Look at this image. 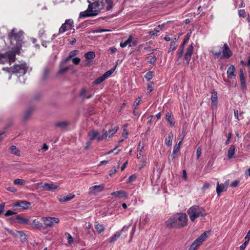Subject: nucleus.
Returning <instances> with one entry per match:
<instances>
[{"instance_id":"f257e3e1","label":"nucleus","mask_w":250,"mask_h":250,"mask_svg":"<svg viewBox=\"0 0 250 250\" xmlns=\"http://www.w3.org/2000/svg\"><path fill=\"white\" fill-rule=\"evenodd\" d=\"M88 5L87 9L80 13V18L97 16L104 6V0H87Z\"/></svg>"},{"instance_id":"f03ea898","label":"nucleus","mask_w":250,"mask_h":250,"mask_svg":"<svg viewBox=\"0 0 250 250\" xmlns=\"http://www.w3.org/2000/svg\"><path fill=\"white\" fill-rule=\"evenodd\" d=\"M188 216L185 213L180 212L170 216L165 222L166 226L169 229H180L188 225Z\"/></svg>"},{"instance_id":"7ed1b4c3","label":"nucleus","mask_w":250,"mask_h":250,"mask_svg":"<svg viewBox=\"0 0 250 250\" xmlns=\"http://www.w3.org/2000/svg\"><path fill=\"white\" fill-rule=\"evenodd\" d=\"M23 32L21 31L17 32V29L13 28L10 33L8 34V38L11 42L12 43L15 42L16 47L13 48L14 50L16 51L17 53H20V51L21 48L23 43Z\"/></svg>"},{"instance_id":"20e7f679","label":"nucleus","mask_w":250,"mask_h":250,"mask_svg":"<svg viewBox=\"0 0 250 250\" xmlns=\"http://www.w3.org/2000/svg\"><path fill=\"white\" fill-rule=\"evenodd\" d=\"M187 213L189 216L190 221L193 222L197 218L205 217L207 215V213L205 209L198 205H194L190 207L187 211Z\"/></svg>"},{"instance_id":"39448f33","label":"nucleus","mask_w":250,"mask_h":250,"mask_svg":"<svg viewBox=\"0 0 250 250\" xmlns=\"http://www.w3.org/2000/svg\"><path fill=\"white\" fill-rule=\"evenodd\" d=\"M27 66L25 63L16 64L10 67H3L2 70L8 73L15 74L18 77L24 75L27 71Z\"/></svg>"},{"instance_id":"423d86ee","label":"nucleus","mask_w":250,"mask_h":250,"mask_svg":"<svg viewBox=\"0 0 250 250\" xmlns=\"http://www.w3.org/2000/svg\"><path fill=\"white\" fill-rule=\"evenodd\" d=\"M210 53L216 58H219L221 56V58L224 59H229L232 55V51L230 49L227 43H225L222 47V52H216L215 51H211Z\"/></svg>"},{"instance_id":"0eeeda50","label":"nucleus","mask_w":250,"mask_h":250,"mask_svg":"<svg viewBox=\"0 0 250 250\" xmlns=\"http://www.w3.org/2000/svg\"><path fill=\"white\" fill-rule=\"evenodd\" d=\"M16 53L15 50H11L6 52L3 54H0V63H8L10 65L15 61Z\"/></svg>"},{"instance_id":"6e6552de","label":"nucleus","mask_w":250,"mask_h":250,"mask_svg":"<svg viewBox=\"0 0 250 250\" xmlns=\"http://www.w3.org/2000/svg\"><path fill=\"white\" fill-rule=\"evenodd\" d=\"M118 129L119 127L115 126L112 129H109L108 133L105 129H103L102 130V135H99L97 137V141L99 142L102 140H106L109 138L117 132Z\"/></svg>"},{"instance_id":"1a4fd4ad","label":"nucleus","mask_w":250,"mask_h":250,"mask_svg":"<svg viewBox=\"0 0 250 250\" xmlns=\"http://www.w3.org/2000/svg\"><path fill=\"white\" fill-rule=\"evenodd\" d=\"M208 233H209V231H206L201 234L197 239H196L192 245L190 246L188 250H196V249L200 245L202 242L206 239Z\"/></svg>"},{"instance_id":"9d476101","label":"nucleus","mask_w":250,"mask_h":250,"mask_svg":"<svg viewBox=\"0 0 250 250\" xmlns=\"http://www.w3.org/2000/svg\"><path fill=\"white\" fill-rule=\"evenodd\" d=\"M74 27V22L72 19H67L65 21L64 23L59 29V33H63L66 31L71 30Z\"/></svg>"},{"instance_id":"9b49d317","label":"nucleus","mask_w":250,"mask_h":250,"mask_svg":"<svg viewBox=\"0 0 250 250\" xmlns=\"http://www.w3.org/2000/svg\"><path fill=\"white\" fill-rule=\"evenodd\" d=\"M42 220L46 228L51 227L55 223H58L59 222V218L55 217H45L43 218Z\"/></svg>"},{"instance_id":"f8f14e48","label":"nucleus","mask_w":250,"mask_h":250,"mask_svg":"<svg viewBox=\"0 0 250 250\" xmlns=\"http://www.w3.org/2000/svg\"><path fill=\"white\" fill-rule=\"evenodd\" d=\"M193 52V43H192L188 47L186 52L184 55V59L187 61V64H188L191 60V56Z\"/></svg>"},{"instance_id":"ddd939ff","label":"nucleus","mask_w":250,"mask_h":250,"mask_svg":"<svg viewBox=\"0 0 250 250\" xmlns=\"http://www.w3.org/2000/svg\"><path fill=\"white\" fill-rule=\"evenodd\" d=\"M111 195L119 198H127L128 197V194L125 191L122 190L113 192L111 193Z\"/></svg>"},{"instance_id":"4468645a","label":"nucleus","mask_w":250,"mask_h":250,"mask_svg":"<svg viewBox=\"0 0 250 250\" xmlns=\"http://www.w3.org/2000/svg\"><path fill=\"white\" fill-rule=\"evenodd\" d=\"M31 203L26 201H20L16 202L14 206L19 207L23 209H27L29 208Z\"/></svg>"},{"instance_id":"2eb2a0df","label":"nucleus","mask_w":250,"mask_h":250,"mask_svg":"<svg viewBox=\"0 0 250 250\" xmlns=\"http://www.w3.org/2000/svg\"><path fill=\"white\" fill-rule=\"evenodd\" d=\"M228 186V183L227 182L225 183V184H219V183H218L216 188V192L217 194L219 195L221 192L226 191L227 189Z\"/></svg>"},{"instance_id":"dca6fc26","label":"nucleus","mask_w":250,"mask_h":250,"mask_svg":"<svg viewBox=\"0 0 250 250\" xmlns=\"http://www.w3.org/2000/svg\"><path fill=\"white\" fill-rule=\"evenodd\" d=\"M75 197V195L73 194H69L67 196L60 195L58 197V198L61 202H65L71 200Z\"/></svg>"},{"instance_id":"f3484780","label":"nucleus","mask_w":250,"mask_h":250,"mask_svg":"<svg viewBox=\"0 0 250 250\" xmlns=\"http://www.w3.org/2000/svg\"><path fill=\"white\" fill-rule=\"evenodd\" d=\"M59 186L52 184L45 183L42 186L43 189L47 191H51L56 189L58 188Z\"/></svg>"},{"instance_id":"a211bd4d","label":"nucleus","mask_w":250,"mask_h":250,"mask_svg":"<svg viewBox=\"0 0 250 250\" xmlns=\"http://www.w3.org/2000/svg\"><path fill=\"white\" fill-rule=\"evenodd\" d=\"M15 220L17 222L21 224L28 225L29 224L30 221L28 219L23 218L20 215H17Z\"/></svg>"},{"instance_id":"6ab92c4d","label":"nucleus","mask_w":250,"mask_h":250,"mask_svg":"<svg viewBox=\"0 0 250 250\" xmlns=\"http://www.w3.org/2000/svg\"><path fill=\"white\" fill-rule=\"evenodd\" d=\"M180 146H181V144H179V143L175 145V146H174L173 149L172 154L171 156V158L169 157L168 159V160L169 162L170 161H171V160H172L175 158L176 154L177 152H178L179 151V150L180 149Z\"/></svg>"},{"instance_id":"aec40b11","label":"nucleus","mask_w":250,"mask_h":250,"mask_svg":"<svg viewBox=\"0 0 250 250\" xmlns=\"http://www.w3.org/2000/svg\"><path fill=\"white\" fill-rule=\"evenodd\" d=\"M69 125V123L67 121H61L55 123V125L56 127L61 129H64Z\"/></svg>"},{"instance_id":"412c9836","label":"nucleus","mask_w":250,"mask_h":250,"mask_svg":"<svg viewBox=\"0 0 250 250\" xmlns=\"http://www.w3.org/2000/svg\"><path fill=\"white\" fill-rule=\"evenodd\" d=\"M240 79L241 82V85L243 89H246V83L245 81V78L244 75L243 71L242 69L240 70Z\"/></svg>"},{"instance_id":"4be33fe9","label":"nucleus","mask_w":250,"mask_h":250,"mask_svg":"<svg viewBox=\"0 0 250 250\" xmlns=\"http://www.w3.org/2000/svg\"><path fill=\"white\" fill-rule=\"evenodd\" d=\"M235 69L233 65H230L229 66L227 72L228 77L229 78L232 79L233 77L235 76Z\"/></svg>"},{"instance_id":"5701e85b","label":"nucleus","mask_w":250,"mask_h":250,"mask_svg":"<svg viewBox=\"0 0 250 250\" xmlns=\"http://www.w3.org/2000/svg\"><path fill=\"white\" fill-rule=\"evenodd\" d=\"M211 106L212 107L216 106L218 102L217 93L216 92L212 93L211 97Z\"/></svg>"},{"instance_id":"b1692460","label":"nucleus","mask_w":250,"mask_h":250,"mask_svg":"<svg viewBox=\"0 0 250 250\" xmlns=\"http://www.w3.org/2000/svg\"><path fill=\"white\" fill-rule=\"evenodd\" d=\"M131 42H132V36L130 35L127 40H126L124 42H121L120 43V46L122 48H124L128 45L129 47H131L132 46Z\"/></svg>"},{"instance_id":"393cba45","label":"nucleus","mask_w":250,"mask_h":250,"mask_svg":"<svg viewBox=\"0 0 250 250\" xmlns=\"http://www.w3.org/2000/svg\"><path fill=\"white\" fill-rule=\"evenodd\" d=\"M173 137V133L171 132H169L168 137L165 139V144L167 146H170L172 145Z\"/></svg>"},{"instance_id":"a878e982","label":"nucleus","mask_w":250,"mask_h":250,"mask_svg":"<svg viewBox=\"0 0 250 250\" xmlns=\"http://www.w3.org/2000/svg\"><path fill=\"white\" fill-rule=\"evenodd\" d=\"M33 112V108H28L25 112V113H24V114L23 115V117H22L23 120V121L27 120L29 118L30 116L32 115Z\"/></svg>"},{"instance_id":"bb28decb","label":"nucleus","mask_w":250,"mask_h":250,"mask_svg":"<svg viewBox=\"0 0 250 250\" xmlns=\"http://www.w3.org/2000/svg\"><path fill=\"white\" fill-rule=\"evenodd\" d=\"M27 182L23 179L17 178L13 181V184L16 186H24Z\"/></svg>"},{"instance_id":"cd10ccee","label":"nucleus","mask_w":250,"mask_h":250,"mask_svg":"<svg viewBox=\"0 0 250 250\" xmlns=\"http://www.w3.org/2000/svg\"><path fill=\"white\" fill-rule=\"evenodd\" d=\"M95 228L99 233L104 232L105 229L104 227L98 222L95 223Z\"/></svg>"},{"instance_id":"c85d7f7f","label":"nucleus","mask_w":250,"mask_h":250,"mask_svg":"<svg viewBox=\"0 0 250 250\" xmlns=\"http://www.w3.org/2000/svg\"><path fill=\"white\" fill-rule=\"evenodd\" d=\"M166 119L171 126H173L174 125L175 122L173 121L171 113L167 112L166 116Z\"/></svg>"},{"instance_id":"c756f323","label":"nucleus","mask_w":250,"mask_h":250,"mask_svg":"<svg viewBox=\"0 0 250 250\" xmlns=\"http://www.w3.org/2000/svg\"><path fill=\"white\" fill-rule=\"evenodd\" d=\"M104 188V185L101 184L97 186H94L90 187L89 189L91 190H95L97 192H101Z\"/></svg>"},{"instance_id":"7c9ffc66","label":"nucleus","mask_w":250,"mask_h":250,"mask_svg":"<svg viewBox=\"0 0 250 250\" xmlns=\"http://www.w3.org/2000/svg\"><path fill=\"white\" fill-rule=\"evenodd\" d=\"M235 147L234 146H231L228 152V157L229 159H231L234 155Z\"/></svg>"},{"instance_id":"2f4dec72","label":"nucleus","mask_w":250,"mask_h":250,"mask_svg":"<svg viewBox=\"0 0 250 250\" xmlns=\"http://www.w3.org/2000/svg\"><path fill=\"white\" fill-rule=\"evenodd\" d=\"M121 232L117 231L112 236H111L109 240V242L112 243L115 242L117 239L121 236Z\"/></svg>"},{"instance_id":"473e14b6","label":"nucleus","mask_w":250,"mask_h":250,"mask_svg":"<svg viewBox=\"0 0 250 250\" xmlns=\"http://www.w3.org/2000/svg\"><path fill=\"white\" fill-rule=\"evenodd\" d=\"M69 69V66L63 67V65H62L61 63L59 65V69L58 72L59 75H62L65 73Z\"/></svg>"},{"instance_id":"72a5a7b5","label":"nucleus","mask_w":250,"mask_h":250,"mask_svg":"<svg viewBox=\"0 0 250 250\" xmlns=\"http://www.w3.org/2000/svg\"><path fill=\"white\" fill-rule=\"evenodd\" d=\"M99 132L98 131L92 130L88 132V136L90 137L91 141L94 140L96 137L99 136Z\"/></svg>"},{"instance_id":"f704fd0d","label":"nucleus","mask_w":250,"mask_h":250,"mask_svg":"<svg viewBox=\"0 0 250 250\" xmlns=\"http://www.w3.org/2000/svg\"><path fill=\"white\" fill-rule=\"evenodd\" d=\"M84 56L86 60H91L95 57V53L93 51H89L85 54Z\"/></svg>"},{"instance_id":"c9c22d12","label":"nucleus","mask_w":250,"mask_h":250,"mask_svg":"<svg viewBox=\"0 0 250 250\" xmlns=\"http://www.w3.org/2000/svg\"><path fill=\"white\" fill-rule=\"evenodd\" d=\"M33 225L34 226V228L38 229H43V227L42 224L39 222L38 220L35 219L33 221Z\"/></svg>"},{"instance_id":"e433bc0d","label":"nucleus","mask_w":250,"mask_h":250,"mask_svg":"<svg viewBox=\"0 0 250 250\" xmlns=\"http://www.w3.org/2000/svg\"><path fill=\"white\" fill-rule=\"evenodd\" d=\"M106 79L103 75L102 76L96 79L94 82H92L93 85L99 84L104 81Z\"/></svg>"},{"instance_id":"4c0bfd02","label":"nucleus","mask_w":250,"mask_h":250,"mask_svg":"<svg viewBox=\"0 0 250 250\" xmlns=\"http://www.w3.org/2000/svg\"><path fill=\"white\" fill-rule=\"evenodd\" d=\"M116 68V66H114L112 68H111L110 70L107 71L106 72H105L103 75L105 77V79H107L108 77H109L110 76H111L114 71L115 70Z\"/></svg>"},{"instance_id":"58836bf2","label":"nucleus","mask_w":250,"mask_h":250,"mask_svg":"<svg viewBox=\"0 0 250 250\" xmlns=\"http://www.w3.org/2000/svg\"><path fill=\"white\" fill-rule=\"evenodd\" d=\"M10 150H11V152L16 155V156H20V150L16 147V146H12L11 147H10Z\"/></svg>"},{"instance_id":"ea45409f","label":"nucleus","mask_w":250,"mask_h":250,"mask_svg":"<svg viewBox=\"0 0 250 250\" xmlns=\"http://www.w3.org/2000/svg\"><path fill=\"white\" fill-rule=\"evenodd\" d=\"M161 29V27L160 25H158L157 27H156L153 31H151L149 32V34L152 36H157V33H158L160 30Z\"/></svg>"},{"instance_id":"a19ab883","label":"nucleus","mask_w":250,"mask_h":250,"mask_svg":"<svg viewBox=\"0 0 250 250\" xmlns=\"http://www.w3.org/2000/svg\"><path fill=\"white\" fill-rule=\"evenodd\" d=\"M87 91V89L85 87L83 88L79 94L80 97L83 99H84L85 98H86V97L85 96V94Z\"/></svg>"},{"instance_id":"79ce46f5","label":"nucleus","mask_w":250,"mask_h":250,"mask_svg":"<svg viewBox=\"0 0 250 250\" xmlns=\"http://www.w3.org/2000/svg\"><path fill=\"white\" fill-rule=\"evenodd\" d=\"M176 39L175 38L174 40L171 42V44L170 45V47L168 49V51L171 52L172 51L176 49Z\"/></svg>"},{"instance_id":"37998d69","label":"nucleus","mask_w":250,"mask_h":250,"mask_svg":"<svg viewBox=\"0 0 250 250\" xmlns=\"http://www.w3.org/2000/svg\"><path fill=\"white\" fill-rule=\"evenodd\" d=\"M107 5L106 7V11H109L113 8V1L112 0H105Z\"/></svg>"},{"instance_id":"c03bdc74","label":"nucleus","mask_w":250,"mask_h":250,"mask_svg":"<svg viewBox=\"0 0 250 250\" xmlns=\"http://www.w3.org/2000/svg\"><path fill=\"white\" fill-rule=\"evenodd\" d=\"M49 70L48 68H45L43 70V73L42 75V80H46L49 75Z\"/></svg>"},{"instance_id":"a18cd8bd","label":"nucleus","mask_w":250,"mask_h":250,"mask_svg":"<svg viewBox=\"0 0 250 250\" xmlns=\"http://www.w3.org/2000/svg\"><path fill=\"white\" fill-rule=\"evenodd\" d=\"M145 77L148 81H149L153 78V72L151 71H148L146 73Z\"/></svg>"},{"instance_id":"49530a36","label":"nucleus","mask_w":250,"mask_h":250,"mask_svg":"<svg viewBox=\"0 0 250 250\" xmlns=\"http://www.w3.org/2000/svg\"><path fill=\"white\" fill-rule=\"evenodd\" d=\"M184 48L182 47H180V48L177 51L178 59H180L183 56Z\"/></svg>"},{"instance_id":"de8ad7c7","label":"nucleus","mask_w":250,"mask_h":250,"mask_svg":"<svg viewBox=\"0 0 250 250\" xmlns=\"http://www.w3.org/2000/svg\"><path fill=\"white\" fill-rule=\"evenodd\" d=\"M189 37H190V35L188 34H187L184 37L183 42L181 44L180 47H182V46H183V48H185V44L188 41V40L189 39Z\"/></svg>"},{"instance_id":"09e8293b","label":"nucleus","mask_w":250,"mask_h":250,"mask_svg":"<svg viewBox=\"0 0 250 250\" xmlns=\"http://www.w3.org/2000/svg\"><path fill=\"white\" fill-rule=\"evenodd\" d=\"M136 179V176L135 174L131 175L129 177L126 181V183H130L134 182Z\"/></svg>"},{"instance_id":"8fccbe9b","label":"nucleus","mask_w":250,"mask_h":250,"mask_svg":"<svg viewBox=\"0 0 250 250\" xmlns=\"http://www.w3.org/2000/svg\"><path fill=\"white\" fill-rule=\"evenodd\" d=\"M16 233H17V235L19 234L20 235L22 241H24L26 239V235L23 232L21 231H16Z\"/></svg>"},{"instance_id":"3c124183","label":"nucleus","mask_w":250,"mask_h":250,"mask_svg":"<svg viewBox=\"0 0 250 250\" xmlns=\"http://www.w3.org/2000/svg\"><path fill=\"white\" fill-rule=\"evenodd\" d=\"M45 30L43 28H41L39 31L38 35H39V38H42L44 37L45 36Z\"/></svg>"},{"instance_id":"603ef678","label":"nucleus","mask_w":250,"mask_h":250,"mask_svg":"<svg viewBox=\"0 0 250 250\" xmlns=\"http://www.w3.org/2000/svg\"><path fill=\"white\" fill-rule=\"evenodd\" d=\"M141 98L139 97L138 99H137L134 102L133 106L134 107V109H136L137 108V106L139 104L140 101H141Z\"/></svg>"},{"instance_id":"864d4df0","label":"nucleus","mask_w":250,"mask_h":250,"mask_svg":"<svg viewBox=\"0 0 250 250\" xmlns=\"http://www.w3.org/2000/svg\"><path fill=\"white\" fill-rule=\"evenodd\" d=\"M65 235L67 236L68 243L69 244H71L73 242V238L72 236L68 233H66Z\"/></svg>"},{"instance_id":"5fc2aeb1","label":"nucleus","mask_w":250,"mask_h":250,"mask_svg":"<svg viewBox=\"0 0 250 250\" xmlns=\"http://www.w3.org/2000/svg\"><path fill=\"white\" fill-rule=\"evenodd\" d=\"M79 53V51L77 50H74L72 51H71L69 54V56L71 57L72 59L74 56H76Z\"/></svg>"},{"instance_id":"6e6d98bb","label":"nucleus","mask_w":250,"mask_h":250,"mask_svg":"<svg viewBox=\"0 0 250 250\" xmlns=\"http://www.w3.org/2000/svg\"><path fill=\"white\" fill-rule=\"evenodd\" d=\"M4 229L9 233H10V234H11L12 235L14 236H16L17 235V233H16V231L15 232L14 231H13L12 230L9 229H8L7 228H4Z\"/></svg>"},{"instance_id":"4d7b16f0","label":"nucleus","mask_w":250,"mask_h":250,"mask_svg":"<svg viewBox=\"0 0 250 250\" xmlns=\"http://www.w3.org/2000/svg\"><path fill=\"white\" fill-rule=\"evenodd\" d=\"M6 190L12 193H15L17 191V189L14 187H9L6 188Z\"/></svg>"},{"instance_id":"13d9d810","label":"nucleus","mask_w":250,"mask_h":250,"mask_svg":"<svg viewBox=\"0 0 250 250\" xmlns=\"http://www.w3.org/2000/svg\"><path fill=\"white\" fill-rule=\"evenodd\" d=\"M70 59H71V57L68 56L64 60L60 62L62 65H64L66 64Z\"/></svg>"},{"instance_id":"bf43d9fd","label":"nucleus","mask_w":250,"mask_h":250,"mask_svg":"<svg viewBox=\"0 0 250 250\" xmlns=\"http://www.w3.org/2000/svg\"><path fill=\"white\" fill-rule=\"evenodd\" d=\"M81 60L79 58L76 57L72 59V62L75 65H78L80 63Z\"/></svg>"},{"instance_id":"052dcab7","label":"nucleus","mask_w":250,"mask_h":250,"mask_svg":"<svg viewBox=\"0 0 250 250\" xmlns=\"http://www.w3.org/2000/svg\"><path fill=\"white\" fill-rule=\"evenodd\" d=\"M141 160V162H142V167H143L144 166H145L146 164L147 158H146V157L145 156H142V158Z\"/></svg>"},{"instance_id":"680f3d73","label":"nucleus","mask_w":250,"mask_h":250,"mask_svg":"<svg viewBox=\"0 0 250 250\" xmlns=\"http://www.w3.org/2000/svg\"><path fill=\"white\" fill-rule=\"evenodd\" d=\"M239 184V181H238V180L234 181L231 183L230 187H231L232 188L237 187L238 186Z\"/></svg>"},{"instance_id":"e2e57ef3","label":"nucleus","mask_w":250,"mask_h":250,"mask_svg":"<svg viewBox=\"0 0 250 250\" xmlns=\"http://www.w3.org/2000/svg\"><path fill=\"white\" fill-rule=\"evenodd\" d=\"M15 214H16L15 212H14L11 210H8L5 213L4 215L6 216H9Z\"/></svg>"},{"instance_id":"0e129e2a","label":"nucleus","mask_w":250,"mask_h":250,"mask_svg":"<svg viewBox=\"0 0 250 250\" xmlns=\"http://www.w3.org/2000/svg\"><path fill=\"white\" fill-rule=\"evenodd\" d=\"M197 159H198L201 156L202 153V150L200 147H198L197 149Z\"/></svg>"},{"instance_id":"69168bd1","label":"nucleus","mask_w":250,"mask_h":250,"mask_svg":"<svg viewBox=\"0 0 250 250\" xmlns=\"http://www.w3.org/2000/svg\"><path fill=\"white\" fill-rule=\"evenodd\" d=\"M117 171L116 167H114L111 170L109 171V175L112 176L114 175Z\"/></svg>"},{"instance_id":"338daca9","label":"nucleus","mask_w":250,"mask_h":250,"mask_svg":"<svg viewBox=\"0 0 250 250\" xmlns=\"http://www.w3.org/2000/svg\"><path fill=\"white\" fill-rule=\"evenodd\" d=\"M210 187V185L208 183H205L202 187V189L203 190H205L207 189H208Z\"/></svg>"},{"instance_id":"774afa93","label":"nucleus","mask_w":250,"mask_h":250,"mask_svg":"<svg viewBox=\"0 0 250 250\" xmlns=\"http://www.w3.org/2000/svg\"><path fill=\"white\" fill-rule=\"evenodd\" d=\"M245 11L244 9L239 10L238 14L240 17H244L245 15Z\"/></svg>"}]
</instances>
